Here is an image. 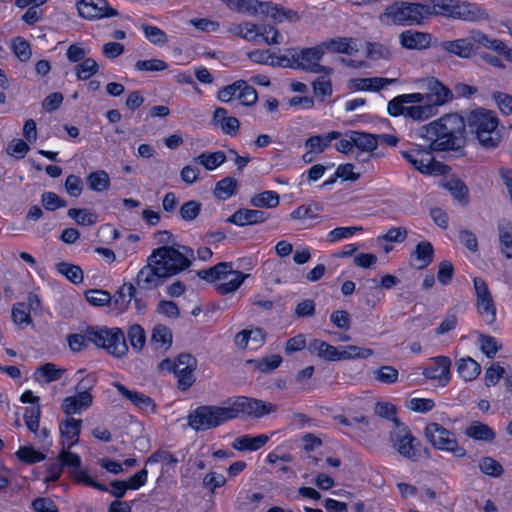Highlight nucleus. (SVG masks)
<instances>
[{
	"label": "nucleus",
	"instance_id": "5701e85b",
	"mask_svg": "<svg viewBox=\"0 0 512 512\" xmlns=\"http://www.w3.org/2000/svg\"><path fill=\"white\" fill-rule=\"evenodd\" d=\"M113 386L117 389V391L127 400H129L132 404H134L137 408L145 411V412H154L155 411V403L149 397L143 393L132 391L127 389L120 382H113Z\"/></svg>",
	"mask_w": 512,
	"mask_h": 512
},
{
	"label": "nucleus",
	"instance_id": "20e7f679",
	"mask_svg": "<svg viewBox=\"0 0 512 512\" xmlns=\"http://www.w3.org/2000/svg\"><path fill=\"white\" fill-rule=\"evenodd\" d=\"M430 15H433L431 2H392L379 19L385 25H412Z\"/></svg>",
	"mask_w": 512,
	"mask_h": 512
},
{
	"label": "nucleus",
	"instance_id": "39448f33",
	"mask_svg": "<svg viewBox=\"0 0 512 512\" xmlns=\"http://www.w3.org/2000/svg\"><path fill=\"white\" fill-rule=\"evenodd\" d=\"M467 125L483 148L493 149L501 142L499 121L493 112L485 109L471 111L467 116Z\"/></svg>",
	"mask_w": 512,
	"mask_h": 512
},
{
	"label": "nucleus",
	"instance_id": "cd10ccee",
	"mask_svg": "<svg viewBox=\"0 0 512 512\" xmlns=\"http://www.w3.org/2000/svg\"><path fill=\"white\" fill-rule=\"evenodd\" d=\"M434 249L430 242H419L410 255V263L416 269L426 268L433 260Z\"/></svg>",
	"mask_w": 512,
	"mask_h": 512
},
{
	"label": "nucleus",
	"instance_id": "a19ab883",
	"mask_svg": "<svg viewBox=\"0 0 512 512\" xmlns=\"http://www.w3.org/2000/svg\"><path fill=\"white\" fill-rule=\"evenodd\" d=\"M279 202V194L272 190L258 193L250 199V204L256 208H275L279 205Z\"/></svg>",
	"mask_w": 512,
	"mask_h": 512
},
{
	"label": "nucleus",
	"instance_id": "ea45409f",
	"mask_svg": "<svg viewBox=\"0 0 512 512\" xmlns=\"http://www.w3.org/2000/svg\"><path fill=\"white\" fill-rule=\"evenodd\" d=\"M354 149L359 150L360 153L371 154L377 149L378 139L369 133L353 131Z\"/></svg>",
	"mask_w": 512,
	"mask_h": 512
},
{
	"label": "nucleus",
	"instance_id": "a211bd4d",
	"mask_svg": "<svg viewBox=\"0 0 512 512\" xmlns=\"http://www.w3.org/2000/svg\"><path fill=\"white\" fill-rule=\"evenodd\" d=\"M162 278L166 277L158 269L156 260L149 256L147 264L137 274V285L142 289L151 290L160 285Z\"/></svg>",
	"mask_w": 512,
	"mask_h": 512
},
{
	"label": "nucleus",
	"instance_id": "8fccbe9b",
	"mask_svg": "<svg viewBox=\"0 0 512 512\" xmlns=\"http://www.w3.org/2000/svg\"><path fill=\"white\" fill-rule=\"evenodd\" d=\"M98 70L99 65L92 58L84 59V61L78 63L74 68L77 79L81 81L90 79L98 72Z\"/></svg>",
	"mask_w": 512,
	"mask_h": 512
},
{
	"label": "nucleus",
	"instance_id": "c9c22d12",
	"mask_svg": "<svg viewBox=\"0 0 512 512\" xmlns=\"http://www.w3.org/2000/svg\"><path fill=\"white\" fill-rule=\"evenodd\" d=\"M172 344V332L164 325H156L151 335L153 349L166 351Z\"/></svg>",
	"mask_w": 512,
	"mask_h": 512
},
{
	"label": "nucleus",
	"instance_id": "052dcab7",
	"mask_svg": "<svg viewBox=\"0 0 512 512\" xmlns=\"http://www.w3.org/2000/svg\"><path fill=\"white\" fill-rule=\"evenodd\" d=\"M374 378L383 384H393L398 381V370L392 366H381L373 371Z\"/></svg>",
	"mask_w": 512,
	"mask_h": 512
},
{
	"label": "nucleus",
	"instance_id": "aec40b11",
	"mask_svg": "<svg viewBox=\"0 0 512 512\" xmlns=\"http://www.w3.org/2000/svg\"><path fill=\"white\" fill-rule=\"evenodd\" d=\"M451 360L446 356H437L423 371L427 379L438 380L441 385H446L450 380Z\"/></svg>",
	"mask_w": 512,
	"mask_h": 512
},
{
	"label": "nucleus",
	"instance_id": "680f3d73",
	"mask_svg": "<svg viewBox=\"0 0 512 512\" xmlns=\"http://www.w3.org/2000/svg\"><path fill=\"white\" fill-rule=\"evenodd\" d=\"M406 408L417 413H427L435 407V402L430 398L413 397L406 401Z\"/></svg>",
	"mask_w": 512,
	"mask_h": 512
},
{
	"label": "nucleus",
	"instance_id": "a18cd8bd",
	"mask_svg": "<svg viewBox=\"0 0 512 512\" xmlns=\"http://www.w3.org/2000/svg\"><path fill=\"white\" fill-rule=\"evenodd\" d=\"M70 448L62 447V450L59 452L58 460L61 462L63 467H71L73 470L71 471L72 477L75 479V473L77 471H84L81 469V458L78 454L69 451Z\"/></svg>",
	"mask_w": 512,
	"mask_h": 512
},
{
	"label": "nucleus",
	"instance_id": "dca6fc26",
	"mask_svg": "<svg viewBox=\"0 0 512 512\" xmlns=\"http://www.w3.org/2000/svg\"><path fill=\"white\" fill-rule=\"evenodd\" d=\"M197 360L191 354H180L176 360L175 376L178 379V388L187 390L195 382L194 371Z\"/></svg>",
	"mask_w": 512,
	"mask_h": 512
},
{
	"label": "nucleus",
	"instance_id": "79ce46f5",
	"mask_svg": "<svg viewBox=\"0 0 512 512\" xmlns=\"http://www.w3.org/2000/svg\"><path fill=\"white\" fill-rule=\"evenodd\" d=\"M86 181L89 189L95 192H103L110 187V177L104 170L91 172L87 176Z\"/></svg>",
	"mask_w": 512,
	"mask_h": 512
},
{
	"label": "nucleus",
	"instance_id": "ddd939ff",
	"mask_svg": "<svg viewBox=\"0 0 512 512\" xmlns=\"http://www.w3.org/2000/svg\"><path fill=\"white\" fill-rule=\"evenodd\" d=\"M425 435L429 442L437 449L450 452L462 458L466 456L465 448L459 446L455 434L438 423H429L425 428Z\"/></svg>",
	"mask_w": 512,
	"mask_h": 512
},
{
	"label": "nucleus",
	"instance_id": "58836bf2",
	"mask_svg": "<svg viewBox=\"0 0 512 512\" xmlns=\"http://www.w3.org/2000/svg\"><path fill=\"white\" fill-rule=\"evenodd\" d=\"M457 372L465 381H472L478 377L481 368L474 359L466 357L457 361Z\"/></svg>",
	"mask_w": 512,
	"mask_h": 512
},
{
	"label": "nucleus",
	"instance_id": "6e6552de",
	"mask_svg": "<svg viewBox=\"0 0 512 512\" xmlns=\"http://www.w3.org/2000/svg\"><path fill=\"white\" fill-rule=\"evenodd\" d=\"M323 55L320 45L304 49H287L282 55V62L278 63L280 67L285 68L301 69L312 73H331V68L319 64Z\"/></svg>",
	"mask_w": 512,
	"mask_h": 512
},
{
	"label": "nucleus",
	"instance_id": "0e129e2a",
	"mask_svg": "<svg viewBox=\"0 0 512 512\" xmlns=\"http://www.w3.org/2000/svg\"><path fill=\"white\" fill-rule=\"evenodd\" d=\"M40 416V405H33L31 407H27L24 411L25 424L32 433H37L39 429Z\"/></svg>",
	"mask_w": 512,
	"mask_h": 512
},
{
	"label": "nucleus",
	"instance_id": "864d4df0",
	"mask_svg": "<svg viewBox=\"0 0 512 512\" xmlns=\"http://www.w3.org/2000/svg\"><path fill=\"white\" fill-rule=\"evenodd\" d=\"M141 29L146 39L154 45L163 46L168 41L166 33L157 26L143 24Z\"/></svg>",
	"mask_w": 512,
	"mask_h": 512
},
{
	"label": "nucleus",
	"instance_id": "9b49d317",
	"mask_svg": "<svg viewBox=\"0 0 512 512\" xmlns=\"http://www.w3.org/2000/svg\"><path fill=\"white\" fill-rule=\"evenodd\" d=\"M433 151L434 150L430 149V144L427 148L416 145L409 150L401 151V155L407 162H409L416 170L422 174H444L446 171V166L438 161H435L432 154Z\"/></svg>",
	"mask_w": 512,
	"mask_h": 512
},
{
	"label": "nucleus",
	"instance_id": "09e8293b",
	"mask_svg": "<svg viewBox=\"0 0 512 512\" xmlns=\"http://www.w3.org/2000/svg\"><path fill=\"white\" fill-rule=\"evenodd\" d=\"M324 75L316 78L313 83L314 95L321 101L332 95V83L329 78L330 73H323Z\"/></svg>",
	"mask_w": 512,
	"mask_h": 512
},
{
	"label": "nucleus",
	"instance_id": "37998d69",
	"mask_svg": "<svg viewBox=\"0 0 512 512\" xmlns=\"http://www.w3.org/2000/svg\"><path fill=\"white\" fill-rule=\"evenodd\" d=\"M363 231L361 226L336 227L326 235V242L335 244L339 241L352 238L356 233Z\"/></svg>",
	"mask_w": 512,
	"mask_h": 512
},
{
	"label": "nucleus",
	"instance_id": "338daca9",
	"mask_svg": "<svg viewBox=\"0 0 512 512\" xmlns=\"http://www.w3.org/2000/svg\"><path fill=\"white\" fill-rule=\"evenodd\" d=\"M168 68V64L161 59L138 60L135 69L142 72H159Z\"/></svg>",
	"mask_w": 512,
	"mask_h": 512
},
{
	"label": "nucleus",
	"instance_id": "3c124183",
	"mask_svg": "<svg viewBox=\"0 0 512 512\" xmlns=\"http://www.w3.org/2000/svg\"><path fill=\"white\" fill-rule=\"evenodd\" d=\"M16 457L25 464H35L45 460L44 453L34 449L32 446H21L15 453Z\"/></svg>",
	"mask_w": 512,
	"mask_h": 512
},
{
	"label": "nucleus",
	"instance_id": "bf43d9fd",
	"mask_svg": "<svg viewBox=\"0 0 512 512\" xmlns=\"http://www.w3.org/2000/svg\"><path fill=\"white\" fill-rule=\"evenodd\" d=\"M477 310L487 324H492L496 320V306L493 298L482 299L476 302Z\"/></svg>",
	"mask_w": 512,
	"mask_h": 512
},
{
	"label": "nucleus",
	"instance_id": "4d7b16f0",
	"mask_svg": "<svg viewBox=\"0 0 512 512\" xmlns=\"http://www.w3.org/2000/svg\"><path fill=\"white\" fill-rule=\"evenodd\" d=\"M12 320L20 327L32 324V318L27 306L24 303H17L12 307Z\"/></svg>",
	"mask_w": 512,
	"mask_h": 512
},
{
	"label": "nucleus",
	"instance_id": "49530a36",
	"mask_svg": "<svg viewBox=\"0 0 512 512\" xmlns=\"http://www.w3.org/2000/svg\"><path fill=\"white\" fill-rule=\"evenodd\" d=\"M501 251L507 259L512 258V225L500 223L498 226Z\"/></svg>",
	"mask_w": 512,
	"mask_h": 512
},
{
	"label": "nucleus",
	"instance_id": "393cba45",
	"mask_svg": "<svg viewBox=\"0 0 512 512\" xmlns=\"http://www.w3.org/2000/svg\"><path fill=\"white\" fill-rule=\"evenodd\" d=\"M270 438L271 435L267 434H259L256 436L250 434L241 435L233 440L232 448L241 452L257 451L265 446Z\"/></svg>",
	"mask_w": 512,
	"mask_h": 512
},
{
	"label": "nucleus",
	"instance_id": "6ab92c4d",
	"mask_svg": "<svg viewBox=\"0 0 512 512\" xmlns=\"http://www.w3.org/2000/svg\"><path fill=\"white\" fill-rule=\"evenodd\" d=\"M82 420L67 417L59 424L60 443L64 448H71L79 442Z\"/></svg>",
	"mask_w": 512,
	"mask_h": 512
},
{
	"label": "nucleus",
	"instance_id": "423d86ee",
	"mask_svg": "<svg viewBox=\"0 0 512 512\" xmlns=\"http://www.w3.org/2000/svg\"><path fill=\"white\" fill-rule=\"evenodd\" d=\"M199 278L216 283V289L221 295L236 291L248 277L241 271L233 270L232 264L220 262L209 269L199 270Z\"/></svg>",
	"mask_w": 512,
	"mask_h": 512
},
{
	"label": "nucleus",
	"instance_id": "f8f14e48",
	"mask_svg": "<svg viewBox=\"0 0 512 512\" xmlns=\"http://www.w3.org/2000/svg\"><path fill=\"white\" fill-rule=\"evenodd\" d=\"M150 256L156 260L158 269L165 277L176 275L190 265L189 259L182 252L169 246L153 250Z\"/></svg>",
	"mask_w": 512,
	"mask_h": 512
},
{
	"label": "nucleus",
	"instance_id": "9d476101",
	"mask_svg": "<svg viewBox=\"0 0 512 512\" xmlns=\"http://www.w3.org/2000/svg\"><path fill=\"white\" fill-rule=\"evenodd\" d=\"M433 15L464 21L488 19V13L476 2H431Z\"/></svg>",
	"mask_w": 512,
	"mask_h": 512
},
{
	"label": "nucleus",
	"instance_id": "72a5a7b5",
	"mask_svg": "<svg viewBox=\"0 0 512 512\" xmlns=\"http://www.w3.org/2000/svg\"><path fill=\"white\" fill-rule=\"evenodd\" d=\"M427 86L430 90V93H427L424 95L429 97L428 99L431 101L430 104L433 105V108L436 105L444 104L445 102H447L450 99L451 93H450L449 89H447L438 80H436L434 78L428 79Z\"/></svg>",
	"mask_w": 512,
	"mask_h": 512
},
{
	"label": "nucleus",
	"instance_id": "2eb2a0df",
	"mask_svg": "<svg viewBox=\"0 0 512 512\" xmlns=\"http://www.w3.org/2000/svg\"><path fill=\"white\" fill-rule=\"evenodd\" d=\"M390 441L392 447L404 458L416 460V439L411 434L410 429L405 425L396 421V426L390 433Z\"/></svg>",
	"mask_w": 512,
	"mask_h": 512
},
{
	"label": "nucleus",
	"instance_id": "c756f323",
	"mask_svg": "<svg viewBox=\"0 0 512 512\" xmlns=\"http://www.w3.org/2000/svg\"><path fill=\"white\" fill-rule=\"evenodd\" d=\"M472 39L482 46L504 56L508 61L512 62V48L508 47L503 41L492 39L480 31L473 33Z\"/></svg>",
	"mask_w": 512,
	"mask_h": 512
},
{
	"label": "nucleus",
	"instance_id": "4be33fe9",
	"mask_svg": "<svg viewBox=\"0 0 512 512\" xmlns=\"http://www.w3.org/2000/svg\"><path fill=\"white\" fill-rule=\"evenodd\" d=\"M265 334L260 328L244 329L235 337V344L241 349L257 350L264 344Z\"/></svg>",
	"mask_w": 512,
	"mask_h": 512
},
{
	"label": "nucleus",
	"instance_id": "7c9ffc66",
	"mask_svg": "<svg viewBox=\"0 0 512 512\" xmlns=\"http://www.w3.org/2000/svg\"><path fill=\"white\" fill-rule=\"evenodd\" d=\"M65 373V369L59 368L56 364L47 362L40 365L33 373V379L39 384H47L58 381Z\"/></svg>",
	"mask_w": 512,
	"mask_h": 512
},
{
	"label": "nucleus",
	"instance_id": "bb28decb",
	"mask_svg": "<svg viewBox=\"0 0 512 512\" xmlns=\"http://www.w3.org/2000/svg\"><path fill=\"white\" fill-rule=\"evenodd\" d=\"M400 44L406 49L422 50L430 46L431 35L424 32L407 30L399 36Z\"/></svg>",
	"mask_w": 512,
	"mask_h": 512
},
{
	"label": "nucleus",
	"instance_id": "412c9836",
	"mask_svg": "<svg viewBox=\"0 0 512 512\" xmlns=\"http://www.w3.org/2000/svg\"><path fill=\"white\" fill-rule=\"evenodd\" d=\"M93 402V396L88 391H80L73 396L64 398L61 408L65 414L71 416L88 409Z\"/></svg>",
	"mask_w": 512,
	"mask_h": 512
},
{
	"label": "nucleus",
	"instance_id": "5fc2aeb1",
	"mask_svg": "<svg viewBox=\"0 0 512 512\" xmlns=\"http://www.w3.org/2000/svg\"><path fill=\"white\" fill-rule=\"evenodd\" d=\"M340 351V360L346 359H366L373 355V350L355 345L343 347Z\"/></svg>",
	"mask_w": 512,
	"mask_h": 512
},
{
	"label": "nucleus",
	"instance_id": "e2e57ef3",
	"mask_svg": "<svg viewBox=\"0 0 512 512\" xmlns=\"http://www.w3.org/2000/svg\"><path fill=\"white\" fill-rule=\"evenodd\" d=\"M249 59L255 63L279 66L282 62V55L273 56L269 50H255L249 53Z\"/></svg>",
	"mask_w": 512,
	"mask_h": 512
},
{
	"label": "nucleus",
	"instance_id": "13d9d810",
	"mask_svg": "<svg viewBox=\"0 0 512 512\" xmlns=\"http://www.w3.org/2000/svg\"><path fill=\"white\" fill-rule=\"evenodd\" d=\"M127 334L132 348L136 351L142 350L146 343V334L144 329L140 325L134 324L129 327Z\"/></svg>",
	"mask_w": 512,
	"mask_h": 512
},
{
	"label": "nucleus",
	"instance_id": "f257e3e1",
	"mask_svg": "<svg viewBox=\"0 0 512 512\" xmlns=\"http://www.w3.org/2000/svg\"><path fill=\"white\" fill-rule=\"evenodd\" d=\"M276 409L273 403L241 396L227 406H199L188 414L187 420L188 425L198 432L216 428L240 414L261 418L275 412Z\"/></svg>",
	"mask_w": 512,
	"mask_h": 512
},
{
	"label": "nucleus",
	"instance_id": "f03ea898",
	"mask_svg": "<svg viewBox=\"0 0 512 512\" xmlns=\"http://www.w3.org/2000/svg\"><path fill=\"white\" fill-rule=\"evenodd\" d=\"M463 129V119L457 114H448L423 126L420 129V136L429 141L430 149L446 151L457 146Z\"/></svg>",
	"mask_w": 512,
	"mask_h": 512
},
{
	"label": "nucleus",
	"instance_id": "603ef678",
	"mask_svg": "<svg viewBox=\"0 0 512 512\" xmlns=\"http://www.w3.org/2000/svg\"><path fill=\"white\" fill-rule=\"evenodd\" d=\"M239 90L237 99L244 106H252L257 102L258 95L254 87L250 86L244 80H238Z\"/></svg>",
	"mask_w": 512,
	"mask_h": 512
},
{
	"label": "nucleus",
	"instance_id": "f3484780",
	"mask_svg": "<svg viewBox=\"0 0 512 512\" xmlns=\"http://www.w3.org/2000/svg\"><path fill=\"white\" fill-rule=\"evenodd\" d=\"M76 8L79 15L89 21L113 17L118 14L116 9L108 5V2H76Z\"/></svg>",
	"mask_w": 512,
	"mask_h": 512
},
{
	"label": "nucleus",
	"instance_id": "6e6d98bb",
	"mask_svg": "<svg viewBox=\"0 0 512 512\" xmlns=\"http://www.w3.org/2000/svg\"><path fill=\"white\" fill-rule=\"evenodd\" d=\"M68 216L77 224L83 226H91L97 222L96 214L87 209L71 208L68 210Z\"/></svg>",
	"mask_w": 512,
	"mask_h": 512
},
{
	"label": "nucleus",
	"instance_id": "69168bd1",
	"mask_svg": "<svg viewBox=\"0 0 512 512\" xmlns=\"http://www.w3.org/2000/svg\"><path fill=\"white\" fill-rule=\"evenodd\" d=\"M12 50L15 56L22 62L28 61L32 55L30 44L22 37L13 39Z\"/></svg>",
	"mask_w": 512,
	"mask_h": 512
},
{
	"label": "nucleus",
	"instance_id": "f704fd0d",
	"mask_svg": "<svg viewBox=\"0 0 512 512\" xmlns=\"http://www.w3.org/2000/svg\"><path fill=\"white\" fill-rule=\"evenodd\" d=\"M226 161V155L223 151L203 152L193 158V162L198 166L204 167L207 171H214Z\"/></svg>",
	"mask_w": 512,
	"mask_h": 512
},
{
	"label": "nucleus",
	"instance_id": "b1692460",
	"mask_svg": "<svg viewBox=\"0 0 512 512\" xmlns=\"http://www.w3.org/2000/svg\"><path fill=\"white\" fill-rule=\"evenodd\" d=\"M268 219L267 213L254 209H238L228 219V222L243 227L263 223Z\"/></svg>",
	"mask_w": 512,
	"mask_h": 512
},
{
	"label": "nucleus",
	"instance_id": "7ed1b4c3",
	"mask_svg": "<svg viewBox=\"0 0 512 512\" xmlns=\"http://www.w3.org/2000/svg\"><path fill=\"white\" fill-rule=\"evenodd\" d=\"M428 98L418 92L398 95L388 102V114L393 117L403 116L413 121L427 120L434 115L435 110Z\"/></svg>",
	"mask_w": 512,
	"mask_h": 512
},
{
	"label": "nucleus",
	"instance_id": "e433bc0d",
	"mask_svg": "<svg viewBox=\"0 0 512 512\" xmlns=\"http://www.w3.org/2000/svg\"><path fill=\"white\" fill-rule=\"evenodd\" d=\"M341 134L337 131L329 132L326 135H315L309 137L305 142V147L315 154L323 152L329 144L338 139Z\"/></svg>",
	"mask_w": 512,
	"mask_h": 512
},
{
	"label": "nucleus",
	"instance_id": "c03bdc74",
	"mask_svg": "<svg viewBox=\"0 0 512 512\" xmlns=\"http://www.w3.org/2000/svg\"><path fill=\"white\" fill-rule=\"evenodd\" d=\"M237 181L232 177H226L218 181L214 188V196L219 200H227L234 195Z\"/></svg>",
	"mask_w": 512,
	"mask_h": 512
},
{
	"label": "nucleus",
	"instance_id": "de8ad7c7",
	"mask_svg": "<svg viewBox=\"0 0 512 512\" xmlns=\"http://www.w3.org/2000/svg\"><path fill=\"white\" fill-rule=\"evenodd\" d=\"M56 270L74 284H79L83 281V271L78 265L60 262L56 265Z\"/></svg>",
	"mask_w": 512,
	"mask_h": 512
},
{
	"label": "nucleus",
	"instance_id": "0eeeda50",
	"mask_svg": "<svg viewBox=\"0 0 512 512\" xmlns=\"http://www.w3.org/2000/svg\"><path fill=\"white\" fill-rule=\"evenodd\" d=\"M231 10L238 13L252 15L261 19H271L275 22L284 20L296 21L299 19L297 12L285 9L275 2H228Z\"/></svg>",
	"mask_w": 512,
	"mask_h": 512
},
{
	"label": "nucleus",
	"instance_id": "774afa93",
	"mask_svg": "<svg viewBox=\"0 0 512 512\" xmlns=\"http://www.w3.org/2000/svg\"><path fill=\"white\" fill-rule=\"evenodd\" d=\"M478 466L481 472L493 477H498L503 472L501 464L491 457L480 459Z\"/></svg>",
	"mask_w": 512,
	"mask_h": 512
},
{
	"label": "nucleus",
	"instance_id": "a878e982",
	"mask_svg": "<svg viewBox=\"0 0 512 512\" xmlns=\"http://www.w3.org/2000/svg\"><path fill=\"white\" fill-rule=\"evenodd\" d=\"M322 50V53L325 52H334V53H342L347 55H352L354 52H357L356 41L353 38L348 37H335L323 41L319 44Z\"/></svg>",
	"mask_w": 512,
	"mask_h": 512
},
{
	"label": "nucleus",
	"instance_id": "4c0bfd02",
	"mask_svg": "<svg viewBox=\"0 0 512 512\" xmlns=\"http://www.w3.org/2000/svg\"><path fill=\"white\" fill-rule=\"evenodd\" d=\"M465 434L477 441L491 442L495 438V432L488 425L479 421L472 422L465 429Z\"/></svg>",
	"mask_w": 512,
	"mask_h": 512
},
{
	"label": "nucleus",
	"instance_id": "c85d7f7f",
	"mask_svg": "<svg viewBox=\"0 0 512 512\" xmlns=\"http://www.w3.org/2000/svg\"><path fill=\"white\" fill-rule=\"evenodd\" d=\"M213 124L221 128L224 134L234 136L237 134L240 122L236 117L228 116L227 110L222 107L215 109Z\"/></svg>",
	"mask_w": 512,
	"mask_h": 512
},
{
	"label": "nucleus",
	"instance_id": "473e14b6",
	"mask_svg": "<svg viewBox=\"0 0 512 512\" xmlns=\"http://www.w3.org/2000/svg\"><path fill=\"white\" fill-rule=\"evenodd\" d=\"M442 50L458 56L460 58H468L472 55L474 47L471 40L460 38L452 41H443L440 44Z\"/></svg>",
	"mask_w": 512,
	"mask_h": 512
},
{
	"label": "nucleus",
	"instance_id": "1a4fd4ad",
	"mask_svg": "<svg viewBox=\"0 0 512 512\" xmlns=\"http://www.w3.org/2000/svg\"><path fill=\"white\" fill-rule=\"evenodd\" d=\"M87 337L90 343L117 358L123 357L128 351L124 333L119 328L88 327Z\"/></svg>",
	"mask_w": 512,
	"mask_h": 512
},
{
	"label": "nucleus",
	"instance_id": "2f4dec72",
	"mask_svg": "<svg viewBox=\"0 0 512 512\" xmlns=\"http://www.w3.org/2000/svg\"><path fill=\"white\" fill-rule=\"evenodd\" d=\"M307 349L311 354L327 361H339L340 351L333 345H330L322 340L313 339L307 345Z\"/></svg>",
	"mask_w": 512,
	"mask_h": 512
},
{
	"label": "nucleus",
	"instance_id": "4468645a",
	"mask_svg": "<svg viewBox=\"0 0 512 512\" xmlns=\"http://www.w3.org/2000/svg\"><path fill=\"white\" fill-rule=\"evenodd\" d=\"M233 32L247 41L257 43L263 41L268 45L281 42L279 32L271 26H264L260 31L257 25L246 22L235 26Z\"/></svg>",
	"mask_w": 512,
	"mask_h": 512
}]
</instances>
